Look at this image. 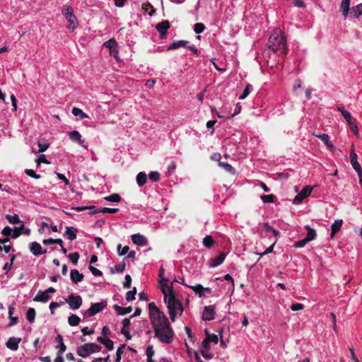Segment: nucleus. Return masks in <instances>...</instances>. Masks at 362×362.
<instances>
[{
  "label": "nucleus",
  "instance_id": "1",
  "mask_svg": "<svg viewBox=\"0 0 362 362\" xmlns=\"http://www.w3.org/2000/svg\"><path fill=\"white\" fill-rule=\"evenodd\" d=\"M148 307L150 322L154 332V337L163 344H171L174 339L175 333L168 319L154 302L148 303Z\"/></svg>",
  "mask_w": 362,
  "mask_h": 362
},
{
  "label": "nucleus",
  "instance_id": "2",
  "mask_svg": "<svg viewBox=\"0 0 362 362\" xmlns=\"http://www.w3.org/2000/svg\"><path fill=\"white\" fill-rule=\"evenodd\" d=\"M268 47L274 52L279 51L284 56L287 54L286 38L280 29L273 30L269 38Z\"/></svg>",
  "mask_w": 362,
  "mask_h": 362
},
{
  "label": "nucleus",
  "instance_id": "3",
  "mask_svg": "<svg viewBox=\"0 0 362 362\" xmlns=\"http://www.w3.org/2000/svg\"><path fill=\"white\" fill-rule=\"evenodd\" d=\"M164 302L167 304L168 313L172 322H175L177 315H181L183 313L182 305L180 300L176 299L175 295L165 296Z\"/></svg>",
  "mask_w": 362,
  "mask_h": 362
},
{
  "label": "nucleus",
  "instance_id": "4",
  "mask_svg": "<svg viewBox=\"0 0 362 362\" xmlns=\"http://www.w3.org/2000/svg\"><path fill=\"white\" fill-rule=\"evenodd\" d=\"M62 13L69 23V30L70 32H74L78 27V23L76 16L74 13L73 8L70 6L64 5L62 8Z\"/></svg>",
  "mask_w": 362,
  "mask_h": 362
},
{
  "label": "nucleus",
  "instance_id": "5",
  "mask_svg": "<svg viewBox=\"0 0 362 362\" xmlns=\"http://www.w3.org/2000/svg\"><path fill=\"white\" fill-rule=\"evenodd\" d=\"M101 347L95 343H86L76 349V354L81 358H86L92 354L98 353L100 351Z\"/></svg>",
  "mask_w": 362,
  "mask_h": 362
},
{
  "label": "nucleus",
  "instance_id": "6",
  "mask_svg": "<svg viewBox=\"0 0 362 362\" xmlns=\"http://www.w3.org/2000/svg\"><path fill=\"white\" fill-rule=\"evenodd\" d=\"M103 46L108 49L109 54L111 57H114L117 61L119 60L118 57V45L115 40L110 39L103 43Z\"/></svg>",
  "mask_w": 362,
  "mask_h": 362
},
{
  "label": "nucleus",
  "instance_id": "7",
  "mask_svg": "<svg viewBox=\"0 0 362 362\" xmlns=\"http://www.w3.org/2000/svg\"><path fill=\"white\" fill-rule=\"evenodd\" d=\"M66 303L71 310H77L81 306L83 300L80 295L71 293L66 299Z\"/></svg>",
  "mask_w": 362,
  "mask_h": 362
},
{
  "label": "nucleus",
  "instance_id": "8",
  "mask_svg": "<svg viewBox=\"0 0 362 362\" xmlns=\"http://www.w3.org/2000/svg\"><path fill=\"white\" fill-rule=\"evenodd\" d=\"M188 44H189V42L187 40L174 41L168 47L167 49L168 50L176 49L181 47H183L192 51L194 54H197V49L195 47V46L194 45L190 46V45H188Z\"/></svg>",
  "mask_w": 362,
  "mask_h": 362
},
{
  "label": "nucleus",
  "instance_id": "9",
  "mask_svg": "<svg viewBox=\"0 0 362 362\" xmlns=\"http://www.w3.org/2000/svg\"><path fill=\"white\" fill-rule=\"evenodd\" d=\"M313 187L310 186L304 187L302 190L294 197L293 200V204L298 205L302 201L309 197L313 191Z\"/></svg>",
  "mask_w": 362,
  "mask_h": 362
},
{
  "label": "nucleus",
  "instance_id": "10",
  "mask_svg": "<svg viewBox=\"0 0 362 362\" xmlns=\"http://www.w3.org/2000/svg\"><path fill=\"white\" fill-rule=\"evenodd\" d=\"M69 139L75 143H77L85 149L88 148V145L85 144V141L82 139L81 134L77 130H73L68 134Z\"/></svg>",
  "mask_w": 362,
  "mask_h": 362
},
{
  "label": "nucleus",
  "instance_id": "11",
  "mask_svg": "<svg viewBox=\"0 0 362 362\" xmlns=\"http://www.w3.org/2000/svg\"><path fill=\"white\" fill-rule=\"evenodd\" d=\"M105 305L103 303H95L90 305V307L86 310L85 315L92 317L97 313L101 312Z\"/></svg>",
  "mask_w": 362,
  "mask_h": 362
},
{
  "label": "nucleus",
  "instance_id": "12",
  "mask_svg": "<svg viewBox=\"0 0 362 362\" xmlns=\"http://www.w3.org/2000/svg\"><path fill=\"white\" fill-rule=\"evenodd\" d=\"M337 110L338 112H341L343 117L348 123L349 126L356 122V119L353 118L351 114L348 110H345L344 106H343V105L337 106Z\"/></svg>",
  "mask_w": 362,
  "mask_h": 362
},
{
  "label": "nucleus",
  "instance_id": "13",
  "mask_svg": "<svg viewBox=\"0 0 362 362\" xmlns=\"http://www.w3.org/2000/svg\"><path fill=\"white\" fill-rule=\"evenodd\" d=\"M215 306H205L202 313V319L204 321H210L214 319Z\"/></svg>",
  "mask_w": 362,
  "mask_h": 362
},
{
  "label": "nucleus",
  "instance_id": "14",
  "mask_svg": "<svg viewBox=\"0 0 362 362\" xmlns=\"http://www.w3.org/2000/svg\"><path fill=\"white\" fill-rule=\"evenodd\" d=\"M159 284L164 298H165V296H170V295H175L173 284L172 283L170 284L168 280Z\"/></svg>",
  "mask_w": 362,
  "mask_h": 362
},
{
  "label": "nucleus",
  "instance_id": "15",
  "mask_svg": "<svg viewBox=\"0 0 362 362\" xmlns=\"http://www.w3.org/2000/svg\"><path fill=\"white\" fill-rule=\"evenodd\" d=\"M21 341V338L12 337L8 339L6 346L8 349H9L11 351H16L18 349L19 344Z\"/></svg>",
  "mask_w": 362,
  "mask_h": 362
},
{
  "label": "nucleus",
  "instance_id": "16",
  "mask_svg": "<svg viewBox=\"0 0 362 362\" xmlns=\"http://www.w3.org/2000/svg\"><path fill=\"white\" fill-rule=\"evenodd\" d=\"M131 238L134 244L138 246H145L148 243L147 238L144 235L139 233L134 234L131 236Z\"/></svg>",
  "mask_w": 362,
  "mask_h": 362
},
{
  "label": "nucleus",
  "instance_id": "17",
  "mask_svg": "<svg viewBox=\"0 0 362 362\" xmlns=\"http://www.w3.org/2000/svg\"><path fill=\"white\" fill-rule=\"evenodd\" d=\"M51 299V296L47 293V291L40 290L34 297L33 300L45 303Z\"/></svg>",
  "mask_w": 362,
  "mask_h": 362
},
{
  "label": "nucleus",
  "instance_id": "18",
  "mask_svg": "<svg viewBox=\"0 0 362 362\" xmlns=\"http://www.w3.org/2000/svg\"><path fill=\"white\" fill-rule=\"evenodd\" d=\"M170 28V23L168 21H162L156 25V28L160 33V36L163 37L166 35L168 30Z\"/></svg>",
  "mask_w": 362,
  "mask_h": 362
},
{
  "label": "nucleus",
  "instance_id": "19",
  "mask_svg": "<svg viewBox=\"0 0 362 362\" xmlns=\"http://www.w3.org/2000/svg\"><path fill=\"white\" fill-rule=\"evenodd\" d=\"M55 341L57 344L55 346V349H58L57 354H63L66 350V346L63 341V337L61 334H58L55 338Z\"/></svg>",
  "mask_w": 362,
  "mask_h": 362
},
{
  "label": "nucleus",
  "instance_id": "20",
  "mask_svg": "<svg viewBox=\"0 0 362 362\" xmlns=\"http://www.w3.org/2000/svg\"><path fill=\"white\" fill-rule=\"evenodd\" d=\"M226 258V255L223 252L220 253L218 256L210 259L209 267H216L221 264Z\"/></svg>",
  "mask_w": 362,
  "mask_h": 362
},
{
  "label": "nucleus",
  "instance_id": "21",
  "mask_svg": "<svg viewBox=\"0 0 362 362\" xmlns=\"http://www.w3.org/2000/svg\"><path fill=\"white\" fill-rule=\"evenodd\" d=\"M29 250L34 256H40L42 255V246L39 243H30L29 244Z\"/></svg>",
  "mask_w": 362,
  "mask_h": 362
},
{
  "label": "nucleus",
  "instance_id": "22",
  "mask_svg": "<svg viewBox=\"0 0 362 362\" xmlns=\"http://www.w3.org/2000/svg\"><path fill=\"white\" fill-rule=\"evenodd\" d=\"M83 274H81L77 269H71L70 272V278L71 280L74 284H78L81 282L83 279Z\"/></svg>",
  "mask_w": 362,
  "mask_h": 362
},
{
  "label": "nucleus",
  "instance_id": "23",
  "mask_svg": "<svg viewBox=\"0 0 362 362\" xmlns=\"http://www.w3.org/2000/svg\"><path fill=\"white\" fill-rule=\"evenodd\" d=\"M77 232L78 230L76 228L73 226H66L64 235L69 240L72 241L76 238Z\"/></svg>",
  "mask_w": 362,
  "mask_h": 362
},
{
  "label": "nucleus",
  "instance_id": "24",
  "mask_svg": "<svg viewBox=\"0 0 362 362\" xmlns=\"http://www.w3.org/2000/svg\"><path fill=\"white\" fill-rule=\"evenodd\" d=\"M350 1L351 0H341L340 8L344 18L348 17L350 10Z\"/></svg>",
  "mask_w": 362,
  "mask_h": 362
},
{
  "label": "nucleus",
  "instance_id": "25",
  "mask_svg": "<svg viewBox=\"0 0 362 362\" xmlns=\"http://www.w3.org/2000/svg\"><path fill=\"white\" fill-rule=\"evenodd\" d=\"M313 135L322 140L329 149L334 148L333 144L329 141V136L327 134H313Z\"/></svg>",
  "mask_w": 362,
  "mask_h": 362
},
{
  "label": "nucleus",
  "instance_id": "26",
  "mask_svg": "<svg viewBox=\"0 0 362 362\" xmlns=\"http://www.w3.org/2000/svg\"><path fill=\"white\" fill-rule=\"evenodd\" d=\"M342 219L335 220L331 226V238H333L335 234L341 229L342 226Z\"/></svg>",
  "mask_w": 362,
  "mask_h": 362
},
{
  "label": "nucleus",
  "instance_id": "27",
  "mask_svg": "<svg viewBox=\"0 0 362 362\" xmlns=\"http://www.w3.org/2000/svg\"><path fill=\"white\" fill-rule=\"evenodd\" d=\"M112 308L117 312L118 315H124L126 314L130 313L132 310L131 306L123 308L117 304H115Z\"/></svg>",
  "mask_w": 362,
  "mask_h": 362
},
{
  "label": "nucleus",
  "instance_id": "28",
  "mask_svg": "<svg viewBox=\"0 0 362 362\" xmlns=\"http://www.w3.org/2000/svg\"><path fill=\"white\" fill-rule=\"evenodd\" d=\"M351 163L353 168L357 172L362 170L361 167L358 162L357 161V155L354 151H352L350 154Z\"/></svg>",
  "mask_w": 362,
  "mask_h": 362
},
{
  "label": "nucleus",
  "instance_id": "29",
  "mask_svg": "<svg viewBox=\"0 0 362 362\" xmlns=\"http://www.w3.org/2000/svg\"><path fill=\"white\" fill-rule=\"evenodd\" d=\"M136 180L139 187H143L147 182V175L144 172H140L137 174Z\"/></svg>",
  "mask_w": 362,
  "mask_h": 362
},
{
  "label": "nucleus",
  "instance_id": "30",
  "mask_svg": "<svg viewBox=\"0 0 362 362\" xmlns=\"http://www.w3.org/2000/svg\"><path fill=\"white\" fill-rule=\"evenodd\" d=\"M351 14L356 18L362 16V3L353 6L351 8Z\"/></svg>",
  "mask_w": 362,
  "mask_h": 362
},
{
  "label": "nucleus",
  "instance_id": "31",
  "mask_svg": "<svg viewBox=\"0 0 362 362\" xmlns=\"http://www.w3.org/2000/svg\"><path fill=\"white\" fill-rule=\"evenodd\" d=\"M119 211L118 209L117 208H107V207H103V208H100L95 211H91L90 214H97V213H103V214H105V213H109V214H115V213H117V211Z\"/></svg>",
  "mask_w": 362,
  "mask_h": 362
},
{
  "label": "nucleus",
  "instance_id": "32",
  "mask_svg": "<svg viewBox=\"0 0 362 362\" xmlns=\"http://www.w3.org/2000/svg\"><path fill=\"white\" fill-rule=\"evenodd\" d=\"M305 228L308 230V233L306 234V236L305 238L307 240V241L310 242L315 239L316 238V232L313 228H311L309 226H306Z\"/></svg>",
  "mask_w": 362,
  "mask_h": 362
},
{
  "label": "nucleus",
  "instance_id": "33",
  "mask_svg": "<svg viewBox=\"0 0 362 362\" xmlns=\"http://www.w3.org/2000/svg\"><path fill=\"white\" fill-rule=\"evenodd\" d=\"M6 220L11 223V224H18L19 223L23 222L18 214L14 215H10L6 214Z\"/></svg>",
  "mask_w": 362,
  "mask_h": 362
},
{
  "label": "nucleus",
  "instance_id": "34",
  "mask_svg": "<svg viewBox=\"0 0 362 362\" xmlns=\"http://www.w3.org/2000/svg\"><path fill=\"white\" fill-rule=\"evenodd\" d=\"M218 165L223 168L226 172L230 173L233 175L235 173V168L228 163L219 161Z\"/></svg>",
  "mask_w": 362,
  "mask_h": 362
},
{
  "label": "nucleus",
  "instance_id": "35",
  "mask_svg": "<svg viewBox=\"0 0 362 362\" xmlns=\"http://www.w3.org/2000/svg\"><path fill=\"white\" fill-rule=\"evenodd\" d=\"M189 287L192 288L196 294H198L199 298L205 297V294L204 293L203 290H202V288H204L202 285L199 284L195 286H190Z\"/></svg>",
  "mask_w": 362,
  "mask_h": 362
},
{
  "label": "nucleus",
  "instance_id": "36",
  "mask_svg": "<svg viewBox=\"0 0 362 362\" xmlns=\"http://www.w3.org/2000/svg\"><path fill=\"white\" fill-rule=\"evenodd\" d=\"M80 321V317L74 314H71L68 318V322L72 327L78 325Z\"/></svg>",
  "mask_w": 362,
  "mask_h": 362
},
{
  "label": "nucleus",
  "instance_id": "37",
  "mask_svg": "<svg viewBox=\"0 0 362 362\" xmlns=\"http://www.w3.org/2000/svg\"><path fill=\"white\" fill-rule=\"evenodd\" d=\"M71 112L74 116L79 117L81 119L88 117V115L85 113L81 109L78 107H73Z\"/></svg>",
  "mask_w": 362,
  "mask_h": 362
},
{
  "label": "nucleus",
  "instance_id": "38",
  "mask_svg": "<svg viewBox=\"0 0 362 362\" xmlns=\"http://www.w3.org/2000/svg\"><path fill=\"white\" fill-rule=\"evenodd\" d=\"M35 315H36V313H35V310L34 308H28V310H27V313H26V317H27V320L29 321V322H30V323L34 322L35 318Z\"/></svg>",
  "mask_w": 362,
  "mask_h": 362
},
{
  "label": "nucleus",
  "instance_id": "39",
  "mask_svg": "<svg viewBox=\"0 0 362 362\" xmlns=\"http://www.w3.org/2000/svg\"><path fill=\"white\" fill-rule=\"evenodd\" d=\"M264 228L267 232H271L273 233V235L275 236L276 239L277 240V236L279 235V231L275 229L274 228L269 226L268 223H264Z\"/></svg>",
  "mask_w": 362,
  "mask_h": 362
},
{
  "label": "nucleus",
  "instance_id": "40",
  "mask_svg": "<svg viewBox=\"0 0 362 362\" xmlns=\"http://www.w3.org/2000/svg\"><path fill=\"white\" fill-rule=\"evenodd\" d=\"M202 243H203V245L207 248H211L215 243L214 240H213V238L211 235H206L203 239Z\"/></svg>",
  "mask_w": 362,
  "mask_h": 362
},
{
  "label": "nucleus",
  "instance_id": "41",
  "mask_svg": "<svg viewBox=\"0 0 362 362\" xmlns=\"http://www.w3.org/2000/svg\"><path fill=\"white\" fill-rule=\"evenodd\" d=\"M252 90V86L250 84H247L243 92V93L239 96L240 100H244L247 97V95L251 93Z\"/></svg>",
  "mask_w": 362,
  "mask_h": 362
},
{
  "label": "nucleus",
  "instance_id": "42",
  "mask_svg": "<svg viewBox=\"0 0 362 362\" xmlns=\"http://www.w3.org/2000/svg\"><path fill=\"white\" fill-rule=\"evenodd\" d=\"M149 180L153 182H156L160 180V175L157 171H152L148 175Z\"/></svg>",
  "mask_w": 362,
  "mask_h": 362
},
{
  "label": "nucleus",
  "instance_id": "43",
  "mask_svg": "<svg viewBox=\"0 0 362 362\" xmlns=\"http://www.w3.org/2000/svg\"><path fill=\"white\" fill-rule=\"evenodd\" d=\"M205 333L206 334V339L209 342H214V344H217L218 342V335L215 334H209L206 330H205Z\"/></svg>",
  "mask_w": 362,
  "mask_h": 362
},
{
  "label": "nucleus",
  "instance_id": "44",
  "mask_svg": "<svg viewBox=\"0 0 362 362\" xmlns=\"http://www.w3.org/2000/svg\"><path fill=\"white\" fill-rule=\"evenodd\" d=\"M261 200L266 204L274 203V196L273 194H264L260 197Z\"/></svg>",
  "mask_w": 362,
  "mask_h": 362
},
{
  "label": "nucleus",
  "instance_id": "45",
  "mask_svg": "<svg viewBox=\"0 0 362 362\" xmlns=\"http://www.w3.org/2000/svg\"><path fill=\"white\" fill-rule=\"evenodd\" d=\"M105 200L110 202H119L121 199V197L118 194H112L110 196L105 197Z\"/></svg>",
  "mask_w": 362,
  "mask_h": 362
},
{
  "label": "nucleus",
  "instance_id": "46",
  "mask_svg": "<svg viewBox=\"0 0 362 362\" xmlns=\"http://www.w3.org/2000/svg\"><path fill=\"white\" fill-rule=\"evenodd\" d=\"M136 293V288L134 287L132 290L129 291L126 293V300L127 301H132L135 299V295Z\"/></svg>",
  "mask_w": 362,
  "mask_h": 362
},
{
  "label": "nucleus",
  "instance_id": "47",
  "mask_svg": "<svg viewBox=\"0 0 362 362\" xmlns=\"http://www.w3.org/2000/svg\"><path fill=\"white\" fill-rule=\"evenodd\" d=\"M205 29V25L202 23H197L194 25V32L196 34H200L204 32Z\"/></svg>",
  "mask_w": 362,
  "mask_h": 362
},
{
  "label": "nucleus",
  "instance_id": "48",
  "mask_svg": "<svg viewBox=\"0 0 362 362\" xmlns=\"http://www.w3.org/2000/svg\"><path fill=\"white\" fill-rule=\"evenodd\" d=\"M125 347V344L119 346L116 351V358L115 362H120L122 355L124 353V348Z\"/></svg>",
  "mask_w": 362,
  "mask_h": 362
},
{
  "label": "nucleus",
  "instance_id": "49",
  "mask_svg": "<svg viewBox=\"0 0 362 362\" xmlns=\"http://www.w3.org/2000/svg\"><path fill=\"white\" fill-rule=\"evenodd\" d=\"M146 355L147 357V361L153 359V356L154 355V350H153V347L152 345H149L147 346L146 351Z\"/></svg>",
  "mask_w": 362,
  "mask_h": 362
},
{
  "label": "nucleus",
  "instance_id": "50",
  "mask_svg": "<svg viewBox=\"0 0 362 362\" xmlns=\"http://www.w3.org/2000/svg\"><path fill=\"white\" fill-rule=\"evenodd\" d=\"M129 249V248L128 246H124V247H122L121 244H119L117 245V252H118V255H120V256L125 255L127 253H128Z\"/></svg>",
  "mask_w": 362,
  "mask_h": 362
},
{
  "label": "nucleus",
  "instance_id": "51",
  "mask_svg": "<svg viewBox=\"0 0 362 362\" xmlns=\"http://www.w3.org/2000/svg\"><path fill=\"white\" fill-rule=\"evenodd\" d=\"M64 304V301H60L59 303H57V302L50 303L49 310H50L51 314H54L55 309L57 308L59 306L62 305Z\"/></svg>",
  "mask_w": 362,
  "mask_h": 362
},
{
  "label": "nucleus",
  "instance_id": "52",
  "mask_svg": "<svg viewBox=\"0 0 362 362\" xmlns=\"http://www.w3.org/2000/svg\"><path fill=\"white\" fill-rule=\"evenodd\" d=\"M69 258L70 261L74 264H76L78 259H79V255L78 252H72L69 255Z\"/></svg>",
  "mask_w": 362,
  "mask_h": 362
},
{
  "label": "nucleus",
  "instance_id": "53",
  "mask_svg": "<svg viewBox=\"0 0 362 362\" xmlns=\"http://www.w3.org/2000/svg\"><path fill=\"white\" fill-rule=\"evenodd\" d=\"M25 173L27 175L33 177L35 179H39L40 178V175L37 174L32 169H26L25 170Z\"/></svg>",
  "mask_w": 362,
  "mask_h": 362
},
{
  "label": "nucleus",
  "instance_id": "54",
  "mask_svg": "<svg viewBox=\"0 0 362 362\" xmlns=\"http://www.w3.org/2000/svg\"><path fill=\"white\" fill-rule=\"evenodd\" d=\"M21 223H22V224H21V226L18 227L19 230L21 232V234L29 235L31 232L30 229L25 227L24 223L23 222H21Z\"/></svg>",
  "mask_w": 362,
  "mask_h": 362
},
{
  "label": "nucleus",
  "instance_id": "55",
  "mask_svg": "<svg viewBox=\"0 0 362 362\" xmlns=\"http://www.w3.org/2000/svg\"><path fill=\"white\" fill-rule=\"evenodd\" d=\"M308 243H309V242L307 241V240L304 238L303 239H302V240H300L299 241L296 242L293 244V247H296V248L303 247Z\"/></svg>",
  "mask_w": 362,
  "mask_h": 362
},
{
  "label": "nucleus",
  "instance_id": "56",
  "mask_svg": "<svg viewBox=\"0 0 362 362\" xmlns=\"http://www.w3.org/2000/svg\"><path fill=\"white\" fill-rule=\"evenodd\" d=\"M88 269L91 272V273L95 276H100L103 275V273L100 270L98 269L97 268L94 267L92 265H90L88 267Z\"/></svg>",
  "mask_w": 362,
  "mask_h": 362
},
{
  "label": "nucleus",
  "instance_id": "57",
  "mask_svg": "<svg viewBox=\"0 0 362 362\" xmlns=\"http://www.w3.org/2000/svg\"><path fill=\"white\" fill-rule=\"evenodd\" d=\"M132 284V278L129 274H126L125 281L123 283V287L124 288H129Z\"/></svg>",
  "mask_w": 362,
  "mask_h": 362
},
{
  "label": "nucleus",
  "instance_id": "58",
  "mask_svg": "<svg viewBox=\"0 0 362 362\" xmlns=\"http://www.w3.org/2000/svg\"><path fill=\"white\" fill-rule=\"evenodd\" d=\"M125 264L124 262H121L115 265V272L117 273H122L124 271Z\"/></svg>",
  "mask_w": 362,
  "mask_h": 362
},
{
  "label": "nucleus",
  "instance_id": "59",
  "mask_svg": "<svg viewBox=\"0 0 362 362\" xmlns=\"http://www.w3.org/2000/svg\"><path fill=\"white\" fill-rule=\"evenodd\" d=\"M103 345L106 347V349L108 351H112L114 349V343L110 339H106V340H105V341Z\"/></svg>",
  "mask_w": 362,
  "mask_h": 362
},
{
  "label": "nucleus",
  "instance_id": "60",
  "mask_svg": "<svg viewBox=\"0 0 362 362\" xmlns=\"http://www.w3.org/2000/svg\"><path fill=\"white\" fill-rule=\"evenodd\" d=\"M12 228L9 226H6L1 230V234L5 237L9 238L11 236Z\"/></svg>",
  "mask_w": 362,
  "mask_h": 362
},
{
  "label": "nucleus",
  "instance_id": "61",
  "mask_svg": "<svg viewBox=\"0 0 362 362\" xmlns=\"http://www.w3.org/2000/svg\"><path fill=\"white\" fill-rule=\"evenodd\" d=\"M21 235V232L19 230L18 227H15L14 228H12L11 232V238L12 239H16Z\"/></svg>",
  "mask_w": 362,
  "mask_h": 362
},
{
  "label": "nucleus",
  "instance_id": "62",
  "mask_svg": "<svg viewBox=\"0 0 362 362\" xmlns=\"http://www.w3.org/2000/svg\"><path fill=\"white\" fill-rule=\"evenodd\" d=\"M303 308H304L303 305L302 303H293L291 306V309L293 311L301 310L303 309Z\"/></svg>",
  "mask_w": 362,
  "mask_h": 362
},
{
  "label": "nucleus",
  "instance_id": "63",
  "mask_svg": "<svg viewBox=\"0 0 362 362\" xmlns=\"http://www.w3.org/2000/svg\"><path fill=\"white\" fill-rule=\"evenodd\" d=\"M57 177L59 180H61L62 181H63L66 185L70 186L71 183H70L69 180L65 177L64 175L61 174V173H57Z\"/></svg>",
  "mask_w": 362,
  "mask_h": 362
},
{
  "label": "nucleus",
  "instance_id": "64",
  "mask_svg": "<svg viewBox=\"0 0 362 362\" xmlns=\"http://www.w3.org/2000/svg\"><path fill=\"white\" fill-rule=\"evenodd\" d=\"M293 5L298 8H305V4L303 0H293Z\"/></svg>",
  "mask_w": 362,
  "mask_h": 362
}]
</instances>
